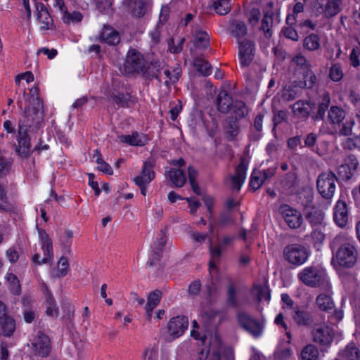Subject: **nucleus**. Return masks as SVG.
Returning <instances> with one entry per match:
<instances>
[{
	"label": "nucleus",
	"instance_id": "4d7b16f0",
	"mask_svg": "<svg viewBox=\"0 0 360 360\" xmlns=\"http://www.w3.org/2000/svg\"><path fill=\"white\" fill-rule=\"evenodd\" d=\"M129 6L131 8L133 15L136 17L141 18L146 13V4L143 1Z\"/></svg>",
	"mask_w": 360,
	"mask_h": 360
},
{
	"label": "nucleus",
	"instance_id": "ea45409f",
	"mask_svg": "<svg viewBox=\"0 0 360 360\" xmlns=\"http://www.w3.org/2000/svg\"><path fill=\"white\" fill-rule=\"evenodd\" d=\"M273 15L274 14L272 13H265L262 20L260 30L264 32L266 39H270L272 36L271 27L273 24Z\"/></svg>",
	"mask_w": 360,
	"mask_h": 360
},
{
	"label": "nucleus",
	"instance_id": "2eb2a0df",
	"mask_svg": "<svg viewBox=\"0 0 360 360\" xmlns=\"http://www.w3.org/2000/svg\"><path fill=\"white\" fill-rule=\"evenodd\" d=\"M188 320L184 316H178L171 319L167 324L169 334L176 338L183 335L188 328Z\"/></svg>",
	"mask_w": 360,
	"mask_h": 360
},
{
	"label": "nucleus",
	"instance_id": "3c124183",
	"mask_svg": "<svg viewBox=\"0 0 360 360\" xmlns=\"http://www.w3.org/2000/svg\"><path fill=\"white\" fill-rule=\"evenodd\" d=\"M253 292L255 294L257 301L270 300V290L265 285H256L253 288Z\"/></svg>",
	"mask_w": 360,
	"mask_h": 360
},
{
	"label": "nucleus",
	"instance_id": "f257e3e1",
	"mask_svg": "<svg viewBox=\"0 0 360 360\" xmlns=\"http://www.w3.org/2000/svg\"><path fill=\"white\" fill-rule=\"evenodd\" d=\"M297 279L303 285L311 288L330 289V281L326 272L317 266H307L301 269Z\"/></svg>",
	"mask_w": 360,
	"mask_h": 360
},
{
	"label": "nucleus",
	"instance_id": "dca6fc26",
	"mask_svg": "<svg viewBox=\"0 0 360 360\" xmlns=\"http://www.w3.org/2000/svg\"><path fill=\"white\" fill-rule=\"evenodd\" d=\"M235 239V236H224L219 245L210 247V269H217V264L219 262L221 256V252L223 249L233 243Z\"/></svg>",
	"mask_w": 360,
	"mask_h": 360
},
{
	"label": "nucleus",
	"instance_id": "4be33fe9",
	"mask_svg": "<svg viewBox=\"0 0 360 360\" xmlns=\"http://www.w3.org/2000/svg\"><path fill=\"white\" fill-rule=\"evenodd\" d=\"M292 318L298 326H308L314 322L311 313L299 307L292 309Z\"/></svg>",
	"mask_w": 360,
	"mask_h": 360
},
{
	"label": "nucleus",
	"instance_id": "0eeeda50",
	"mask_svg": "<svg viewBox=\"0 0 360 360\" xmlns=\"http://www.w3.org/2000/svg\"><path fill=\"white\" fill-rule=\"evenodd\" d=\"M238 324L255 338L259 337L264 330V324L244 311L237 314Z\"/></svg>",
	"mask_w": 360,
	"mask_h": 360
},
{
	"label": "nucleus",
	"instance_id": "79ce46f5",
	"mask_svg": "<svg viewBox=\"0 0 360 360\" xmlns=\"http://www.w3.org/2000/svg\"><path fill=\"white\" fill-rule=\"evenodd\" d=\"M330 102V96L328 94H324L322 98V101L319 104L317 113L314 117L315 120H324L325 114L328 108Z\"/></svg>",
	"mask_w": 360,
	"mask_h": 360
},
{
	"label": "nucleus",
	"instance_id": "9d476101",
	"mask_svg": "<svg viewBox=\"0 0 360 360\" xmlns=\"http://www.w3.org/2000/svg\"><path fill=\"white\" fill-rule=\"evenodd\" d=\"M280 213L285 224L291 229H297L301 227L303 223V217L301 212L287 204L281 205L279 207Z\"/></svg>",
	"mask_w": 360,
	"mask_h": 360
},
{
	"label": "nucleus",
	"instance_id": "2f4dec72",
	"mask_svg": "<svg viewBox=\"0 0 360 360\" xmlns=\"http://www.w3.org/2000/svg\"><path fill=\"white\" fill-rule=\"evenodd\" d=\"M302 79L297 82L296 86L302 89H311L316 82L317 78L311 69L302 71Z\"/></svg>",
	"mask_w": 360,
	"mask_h": 360
},
{
	"label": "nucleus",
	"instance_id": "f8f14e48",
	"mask_svg": "<svg viewBox=\"0 0 360 360\" xmlns=\"http://www.w3.org/2000/svg\"><path fill=\"white\" fill-rule=\"evenodd\" d=\"M238 57L242 67L250 65L255 58V44L253 41L245 39L238 41Z\"/></svg>",
	"mask_w": 360,
	"mask_h": 360
},
{
	"label": "nucleus",
	"instance_id": "a878e982",
	"mask_svg": "<svg viewBox=\"0 0 360 360\" xmlns=\"http://www.w3.org/2000/svg\"><path fill=\"white\" fill-rule=\"evenodd\" d=\"M162 296V292L158 290H155L151 292L147 300V304L145 306L146 314L147 316V319L150 321L152 317V312L153 309L158 305L160 303V299Z\"/></svg>",
	"mask_w": 360,
	"mask_h": 360
},
{
	"label": "nucleus",
	"instance_id": "8fccbe9b",
	"mask_svg": "<svg viewBox=\"0 0 360 360\" xmlns=\"http://www.w3.org/2000/svg\"><path fill=\"white\" fill-rule=\"evenodd\" d=\"M231 0H214L212 4L214 10L219 15H226L231 11Z\"/></svg>",
	"mask_w": 360,
	"mask_h": 360
},
{
	"label": "nucleus",
	"instance_id": "7ed1b4c3",
	"mask_svg": "<svg viewBox=\"0 0 360 360\" xmlns=\"http://www.w3.org/2000/svg\"><path fill=\"white\" fill-rule=\"evenodd\" d=\"M146 61L143 56L137 50L128 51L121 72L127 75L142 73L144 71Z\"/></svg>",
	"mask_w": 360,
	"mask_h": 360
},
{
	"label": "nucleus",
	"instance_id": "b1692460",
	"mask_svg": "<svg viewBox=\"0 0 360 360\" xmlns=\"http://www.w3.org/2000/svg\"><path fill=\"white\" fill-rule=\"evenodd\" d=\"M166 244V233L162 230L160 231L159 234V237L158 238V242L154 243L153 248V254L151 257L147 262V265L149 266H152L155 265V261L158 260L160 257V252L163 250L165 245Z\"/></svg>",
	"mask_w": 360,
	"mask_h": 360
},
{
	"label": "nucleus",
	"instance_id": "20e7f679",
	"mask_svg": "<svg viewBox=\"0 0 360 360\" xmlns=\"http://www.w3.org/2000/svg\"><path fill=\"white\" fill-rule=\"evenodd\" d=\"M310 255V251L303 245L293 243L286 245L283 249V257L290 264L301 266Z\"/></svg>",
	"mask_w": 360,
	"mask_h": 360
},
{
	"label": "nucleus",
	"instance_id": "052dcab7",
	"mask_svg": "<svg viewBox=\"0 0 360 360\" xmlns=\"http://www.w3.org/2000/svg\"><path fill=\"white\" fill-rule=\"evenodd\" d=\"M354 125V120L353 118L346 120L343 123L342 128L340 129L339 134L340 136H349L352 134L353 126Z\"/></svg>",
	"mask_w": 360,
	"mask_h": 360
},
{
	"label": "nucleus",
	"instance_id": "c85d7f7f",
	"mask_svg": "<svg viewBox=\"0 0 360 360\" xmlns=\"http://www.w3.org/2000/svg\"><path fill=\"white\" fill-rule=\"evenodd\" d=\"M306 219L313 226H321L323 224L324 213L316 207L311 208L305 215Z\"/></svg>",
	"mask_w": 360,
	"mask_h": 360
},
{
	"label": "nucleus",
	"instance_id": "e2e57ef3",
	"mask_svg": "<svg viewBox=\"0 0 360 360\" xmlns=\"http://www.w3.org/2000/svg\"><path fill=\"white\" fill-rule=\"evenodd\" d=\"M282 32L285 37L290 39L292 41H297L299 39V35L297 31L292 27H283Z\"/></svg>",
	"mask_w": 360,
	"mask_h": 360
},
{
	"label": "nucleus",
	"instance_id": "6ab92c4d",
	"mask_svg": "<svg viewBox=\"0 0 360 360\" xmlns=\"http://www.w3.org/2000/svg\"><path fill=\"white\" fill-rule=\"evenodd\" d=\"M35 7L37 11V20L41 24L40 29L47 30L51 29L53 25V20L49 13L46 7L42 3L36 2Z\"/></svg>",
	"mask_w": 360,
	"mask_h": 360
},
{
	"label": "nucleus",
	"instance_id": "680f3d73",
	"mask_svg": "<svg viewBox=\"0 0 360 360\" xmlns=\"http://www.w3.org/2000/svg\"><path fill=\"white\" fill-rule=\"evenodd\" d=\"M282 98L285 101H290L296 98L297 93L290 86L285 87L282 91Z\"/></svg>",
	"mask_w": 360,
	"mask_h": 360
},
{
	"label": "nucleus",
	"instance_id": "5fc2aeb1",
	"mask_svg": "<svg viewBox=\"0 0 360 360\" xmlns=\"http://www.w3.org/2000/svg\"><path fill=\"white\" fill-rule=\"evenodd\" d=\"M292 62L298 66L302 71H307L308 69H311V65L306 58L301 55L297 54L292 58Z\"/></svg>",
	"mask_w": 360,
	"mask_h": 360
},
{
	"label": "nucleus",
	"instance_id": "774afa93",
	"mask_svg": "<svg viewBox=\"0 0 360 360\" xmlns=\"http://www.w3.org/2000/svg\"><path fill=\"white\" fill-rule=\"evenodd\" d=\"M96 7L101 12H104L105 10L111 7L113 0H94Z\"/></svg>",
	"mask_w": 360,
	"mask_h": 360
},
{
	"label": "nucleus",
	"instance_id": "39448f33",
	"mask_svg": "<svg viewBox=\"0 0 360 360\" xmlns=\"http://www.w3.org/2000/svg\"><path fill=\"white\" fill-rule=\"evenodd\" d=\"M338 178L334 172L326 171L321 172L316 179L317 191L322 198L331 199L336 189Z\"/></svg>",
	"mask_w": 360,
	"mask_h": 360
},
{
	"label": "nucleus",
	"instance_id": "f03ea898",
	"mask_svg": "<svg viewBox=\"0 0 360 360\" xmlns=\"http://www.w3.org/2000/svg\"><path fill=\"white\" fill-rule=\"evenodd\" d=\"M30 109L25 111V116L19 121L18 132L17 135L18 146L15 151L22 158H27L31 153L30 138L27 134L31 126L36 123L30 118Z\"/></svg>",
	"mask_w": 360,
	"mask_h": 360
},
{
	"label": "nucleus",
	"instance_id": "13d9d810",
	"mask_svg": "<svg viewBox=\"0 0 360 360\" xmlns=\"http://www.w3.org/2000/svg\"><path fill=\"white\" fill-rule=\"evenodd\" d=\"M58 277H63L66 276L69 270L68 260L65 257H61L58 264Z\"/></svg>",
	"mask_w": 360,
	"mask_h": 360
},
{
	"label": "nucleus",
	"instance_id": "5701e85b",
	"mask_svg": "<svg viewBox=\"0 0 360 360\" xmlns=\"http://www.w3.org/2000/svg\"><path fill=\"white\" fill-rule=\"evenodd\" d=\"M333 217L335 222L340 227L345 226L348 221V211L347 204L338 200L334 208Z\"/></svg>",
	"mask_w": 360,
	"mask_h": 360
},
{
	"label": "nucleus",
	"instance_id": "6e6552de",
	"mask_svg": "<svg viewBox=\"0 0 360 360\" xmlns=\"http://www.w3.org/2000/svg\"><path fill=\"white\" fill-rule=\"evenodd\" d=\"M41 241V249L44 252V257L40 260V255L38 253L32 256V262L37 264H43L52 260L53 258L52 240L44 229H37Z\"/></svg>",
	"mask_w": 360,
	"mask_h": 360
},
{
	"label": "nucleus",
	"instance_id": "69168bd1",
	"mask_svg": "<svg viewBox=\"0 0 360 360\" xmlns=\"http://www.w3.org/2000/svg\"><path fill=\"white\" fill-rule=\"evenodd\" d=\"M226 131L231 138H234L237 136L238 132V126L236 120H231L229 122L226 127Z\"/></svg>",
	"mask_w": 360,
	"mask_h": 360
},
{
	"label": "nucleus",
	"instance_id": "864d4df0",
	"mask_svg": "<svg viewBox=\"0 0 360 360\" xmlns=\"http://www.w3.org/2000/svg\"><path fill=\"white\" fill-rule=\"evenodd\" d=\"M344 76L342 68L340 64L335 63L331 65L329 70V77L335 82H340Z\"/></svg>",
	"mask_w": 360,
	"mask_h": 360
},
{
	"label": "nucleus",
	"instance_id": "473e14b6",
	"mask_svg": "<svg viewBox=\"0 0 360 360\" xmlns=\"http://www.w3.org/2000/svg\"><path fill=\"white\" fill-rule=\"evenodd\" d=\"M339 355L344 360H360V350L353 342L348 344Z\"/></svg>",
	"mask_w": 360,
	"mask_h": 360
},
{
	"label": "nucleus",
	"instance_id": "4468645a",
	"mask_svg": "<svg viewBox=\"0 0 360 360\" xmlns=\"http://www.w3.org/2000/svg\"><path fill=\"white\" fill-rule=\"evenodd\" d=\"M312 335L314 342L321 345H328L333 340L334 333L328 326L321 324L314 327Z\"/></svg>",
	"mask_w": 360,
	"mask_h": 360
},
{
	"label": "nucleus",
	"instance_id": "4c0bfd02",
	"mask_svg": "<svg viewBox=\"0 0 360 360\" xmlns=\"http://www.w3.org/2000/svg\"><path fill=\"white\" fill-rule=\"evenodd\" d=\"M341 0L328 1L323 8L322 13H323L328 18L336 15L341 10Z\"/></svg>",
	"mask_w": 360,
	"mask_h": 360
},
{
	"label": "nucleus",
	"instance_id": "bf43d9fd",
	"mask_svg": "<svg viewBox=\"0 0 360 360\" xmlns=\"http://www.w3.org/2000/svg\"><path fill=\"white\" fill-rule=\"evenodd\" d=\"M338 174L341 179L348 180L352 177L354 172L349 167L348 165L343 164L338 167Z\"/></svg>",
	"mask_w": 360,
	"mask_h": 360
},
{
	"label": "nucleus",
	"instance_id": "393cba45",
	"mask_svg": "<svg viewBox=\"0 0 360 360\" xmlns=\"http://www.w3.org/2000/svg\"><path fill=\"white\" fill-rule=\"evenodd\" d=\"M101 39L112 46L117 45L120 41L119 32L110 26L105 25L101 33Z\"/></svg>",
	"mask_w": 360,
	"mask_h": 360
},
{
	"label": "nucleus",
	"instance_id": "e433bc0d",
	"mask_svg": "<svg viewBox=\"0 0 360 360\" xmlns=\"http://www.w3.org/2000/svg\"><path fill=\"white\" fill-rule=\"evenodd\" d=\"M169 178L176 187H182L186 181L184 172L179 169H171L169 171Z\"/></svg>",
	"mask_w": 360,
	"mask_h": 360
},
{
	"label": "nucleus",
	"instance_id": "a18cd8bd",
	"mask_svg": "<svg viewBox=\"0 0 360 360\" xmlns=\"http://www.w3.org/2000/svg\"><path fill=\"white\" fill-rule=\"evenodd\" d=\"M194 66L204 76H208L212 73V65L204 58H196L194 60Z\"/></svg>",
	"mask_w": 360,
	"mask_h": 360
},
{
	"label": "nucleus",
	"instance_id": "09e8293b",
	"mask_svg": "<svg viewBox=\"0 0 360 360\" xmlns=\"http://www.w3.org/2000/svg\"><path fill=\"white\" fill-rule=\"evenodd\" d=\"M301 357L302 360H317L319 357L318 349L313 345H308L302 349Z\"/></svg>",
	"mask_w": 360,
	"mask_h": 360
},
{
	"label": "nucleus",
	"instance_id": "412c9836",
	"mask_svg": "<svg viewBox=\"0 0 360 360\" xmlns=\"http://www.w3.org/2000/svg\"><path fill=\"white\" fill-rule=\"evenodd\" d=\"M165 65L159 60H153L148 64H145L144 71L142 72L143 75L149 79L153 78L161 82L160 72L164 69Z\"/></svg>",
	"mask_w": 360,
	"mask_h": 360
},
{
	"label": "nucleus",
	"instance_id": "49530a36",
	"mask_svg": "<svg viewBox=\"0 0 360 360\" xmlns=\"http://www.w3.org/2000/svg\"><path fill=\"white\" fill-rule=\"evenodd\" d=\"M164 75L167 78L164 84L166 86H169L170 83L174 84L179 80L181 75V69L179 67H176L172 72L169 69H165Z\"/></svg>",
	"mask_w": 360,
	"mask_h": 360
},
{
	"label": "nucleus",
	"instance_id": "aec40b11",
	"mask_svg": "<svg viewBox=\"0 0 360 360\" xmlns=\"http://www.w3.org/2000/svg\"><path fill=\"white\" fill-rule=\"evenodd\" d=\"M274 174V172L268 170H253L250 176V181L249 186L250 188L255 191L257 190L262 184L268 179L273 176Z\"/></svg>",
	"mask_w": 360,
	"mask_h": 360
},
{
	"label": "nucleus",
	"instance_id": "c756f323",
	"mask_svg": "<svg viewBox=\"0 0 360 360\" xmlns=\"http://www.w3.org/2000/svg\"><path fill=\"white\" fill-rule=\"evenodd\" d=\"M121 142L127 143L134 146H142L146 143V139L144 135L140 134L136 131L133 132L131 135L119 136Z\"/></svg>",
	"mask_w": 360,
	"mask_h": 360
},
{
	"label": "nucleus",
	"instance_id": "a19ab883",
	"mask_svg": "<svg viewBox=\"0 0 360 360\" xmlns=\"http://www.w3.org/2000/svg\"><path fill=\"white\" fill-rule=\"evenodd\" d=\"M230 110L234 114L235 120L243 118L248 113L245 103L240 101H234Z\"/></svg>",
	"mask_w": 360,
	"mask_h": 360
},
{
	"label": "nucleus",
	"instance_id": "1a4fd4ad",
	"mask_svg": "<svg viewBox=\"0 0 360 360\" xmlns=\"http://www.w3.org/2000/svg\"><path fill=\"white\" fill-rule=\"evenodd\" d=\"M356 250L350 243H344L340 245L336 252L335 257L340 266L352 267L356 262Z\"/></svg>",
	"mask_w": 360,
	"mask_h": 360
},
{
	"label": "nucleus",
	"instance_id": "72a5a7b5",
	"mask_svg": "<svg viewBox=\"0 0 360 360\" xmlns=\"http://www.w3.org/2000/svg\"><path fill=\"white\" fill-rule=\"evenodd\" d=\"M230 32L238 42V41H242L241 39L247 34V27L243 22L234 20L230 25Z\"/></svg>",
	"mask_w": 360,
	"mask_h": 360
},
{
	"label": "nucleus",
	"instance_id": "de8ad7c7",
	"mask_svg": "<svg viewBox=\"0 0 360 360\" xmlns=\"http://www.w3.org/2000/svg\"><path fill=\"white\" fill-rule=\"evenodd\" d=\"M226 304L229 307L231 308H238L239 307L236 290L232 284L229 285L227 288Z\"/></svg>",
	"mask_w": 360,
	"mask_h": 360
},
{
	"label": "nucleus",
	"instance_id": "338daca9",
	"mask_svg": "<svg viewBox=\"0 0 360 360\" xmlns=\"http://www.w3.org/2000/svg\"><path fill=\"white\" fill-rule=\"evenodd\" d=\"M311 237L314 245L322 243L325 238V235L319 229H314L311 233Z\"/></svg>",
	"mask_w": 360,
	"mask_h": 360
},
{
	"label": "nucleus",
	"instance_id": "a211bd4d",
	"mask_svg": "<svg viewBox=\"0 0 360 360\" xmlns=\"http://www.w3.org/2000/svg\"><path fill=\"white\" fill-rule=\"evenodd\" d=\"M323 292L316 298V304L319 309L324 311H329L335 307V304L332 298L333 294L332 285L330 283V289H321Z\"/></svg>",
	"mask_w": 360,
	"mask_h": 360
},
{
	"label": "nucleus",
	"instance_id": "7c9ffc66",
	"mask_svg": "<svg viewBox=\"0 0 360 360\" xmlns=\"http://www.w3.org/2000/svg\"><path fill=\"white\" fill-rule=\"evenodd\" d=\"M291 108L294 115L297 117H308L311 111V106L309 103L302 101H297Z\"/></svg>",
	"mask_w": 360,
	"mask_h": 360
},
{
	"label": "nucleus",
	"instance_id": "58836bf2",
	"mask_svg": "<svg viewBox=\"0 0 360 360\" xmlns=\"http://www.w3.org/2000/svg\"><path fill=\"white\" fill-rule=\"evenodd\" d=\"M1 333L6 337H11L15 330V322L12 316L0 321Z\"/></svg>",
	"mask_w": 360,
	"mask_h": 360
},
{
	"label": "nucleus",
	"instance_id": "603ef678",
	"mask_svg": "<svg viewBox=\"0 0 360 360\" xmlns=\"http://www.w3.org/2000/svg\"><path fill=\"white\" fill-rule=\"evenodd\" d=\"M82 14L79 11L70 13L68 10L63 14V21L65 24L77 23L82 21Z\"/></svg>",
	"mask_w": 360,
	"mask_h": 360
},
{
	"label": "nucleus",
	"instance_id": "423d86ee",
	"mask_svg": "<svg viewBox=\"0 0 360 360\" xmlns=\"http://www.w3.org/2000/svg\"><path fill=\"white\" fill-rule=\"evenodd\" d=\"M29 347L32 355L45 358L50 354L51 351V340L47 335L38 331L32 338Z\"/></svg>",
	"mask_w": 360,
	"mask_h": 360
},
{
	"label": "nucleus",
	"instance_id": "f3484780",
	"mask_svg": "<svg viewBox=\"0 0 360 360\" xmlns=\"http://www.w3.org/2000/svg\"><path fill=\"white\" fill-rule=\"evenodd\" d=\"M154 164L148 160L143 162L141 173L134 178L135 184H149L155 177Z\"/></svg>",
	"mask_w": 360,
	"mask_h": 360
},
{
	"label": "nucleus",
	"instance_id": "f704fd0d",
	"mask_svg": "<svg viewBox=\"0 0 360 360\" xmlns=\"http://www.w3.org/2000/svg\"><path fill=\"white\" fill-rule=\"evenodd\" d=\"M193 34L196 47L206 49L210 46V37L206 32L200 28H195Z\"/></svg>",
	"mask_w": 360,
	"mask_h": 360
},
{
	"label": "nucleus",
	"instance_id": "ddd939ff",
	"mask_svg": "<svg viewBox=\"0 0 360 360\" xmlns=\"http://www.w3.org/2000/svg\"><path fill=\"white\" fill-rule=\"evenodd\" d=\"M248 163L244 158L240 159V163L235 169V173L230 177L232 190L238 191L246 179Z\"/></svg>",
	"mask_w": 360,
	"mask_h": 360
},
{
	"label": "nucleus",
	"instance_id": "6e6d98bb",
	"mask_svg": "<svg viewBox=\"0 0 360 360\" xmlns=\"http://www.w3.org/2000/svg\"><path fill=\"white\" fill-rule=\"evenodd\" d=\"M73 238V232L71 230H65L63 235L60 238V243L66 249L68 252L70 250V245Z\"/></svg>",
	"mask_w": 360,
	"mask_h": 360
},
{
	"label": "nucleus",
	"instance_id": "c9c22d12",
	"mask_svg": "<svg viewBox=\"0 0 360 360\" xmlns=\"http://www.w3.org/2000/svg\"><path fill=\"white\" fill-rule=\"evenodd\" d=\"M303 47L309 51H314L321 48V40L319 35L311 33L303 40Z\"/></svg>",
	"mask_w": 360,
	"mask_h": 360
},
{
	"label": "nucleus",
	"instance_id": "9b49d317",
	"mask_svg": "<svg viewBox=\"0 0 360 360\" xmlns=\"http://www.w3.org/2000/svg\"><path fill=\"white\" fill-rule=\"evenodd\" d=\"M23 98L29 103V105L25 108L23 117L25 116V111L30 109V118L32 119V121H36V123L38 124L40 119L39 112L42 108V102L38 97V88L33 87L30 89V96H27L24 92Z\"/></svg>",
	"mask_w": 360,
	"mask_h": 360
},
{
	"label": "nucleus",
	"instance_id": "37998d69",
	"mask_svg": "<svg viewBox=\"0 0 360 360\" xmlns=\"http://www.w3.org/2000/svg\"><path fill=\"white\" fill-rule=\"evenodd\" d=\"M6 279L9 284L8 288L11 292L19 295L21 293V286L18 277L13 273H8Z\"/></svg>",
	"mask_w": 360,
	"mask_h": 360
},
{
	"label": "nucleus",
	"instance_id": "0e129e2a",
	"mask_svg": "<svg viewBox=\"0 0 360 360\" xmlns=\"http://www.w3.org/2000/svg\"><path fill=\"white\" fill-rule=\"evenodd\" d=\"M184 38H181L177 44H174V39H171L168 43V49L171 53H179L182 51V46L184 42Z\"/></svg>",
	"mask_w": 360,
	"mask_h": 360
},
{
	"label": "nucleus",
	"instance_id": "cd10ccee",
	"mask_svg": "<svg viewBox=\"0 0 360 360\" xmlns=\"http://www.w3.org/2000/svg\"><path fill=\"white\" fill-rule=\"evenodd\" d=\"M233 103L227 91L222 90L219 93L217 98V105L219 111L222 113H227L231 110Z\"/></svg>",
	"mask_w": 360,
	"mask_h": 360
},
{
	"label": "nucleus",
	"instance_id": "bb28decb",
	"mask_svg": "<svg viewBox=\"0 0 360 360\" xmlns=\"http://www.w3.org/2000/svg\"><path fill=\"white\" fill-rule=\"evenodd\" d=\"M345 111L342 108L338 106H332L328 112L327 122L331 125H340L345 120Z\"/></svg>",
	"mask_w": 360,
	"mask_h": 360
},
{
	"label": "nucleus",
	"instance_id": "c03bdc74",
	"mask_svg": "<svg viewBox=\"0 0 360 360\" xmlns=\"http://www.w3.org/2000/svg\"><path fill=\"white\" fill-rule=\"evenodd\" d=\"M46 313L49 316H57L58 314V308L56 307V301L52 295L47 290V295L45 301Z\"/></svg>",
	"mask_w": 360,
	"mask_h": 360
}]
</instances>
